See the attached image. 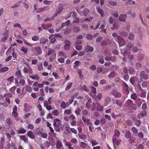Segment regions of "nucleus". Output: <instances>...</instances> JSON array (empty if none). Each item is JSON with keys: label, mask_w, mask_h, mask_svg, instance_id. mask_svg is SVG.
Here are the masks:
<instances>
[{"label": "nucleus", "mask_w": 149, "mask_h": 149, "mask_svg": "<svg viewBox=\"0 0 149 149\" xmlns=\"http://www.w3.org/2000/svg\"><path fill=\"white\" fill-rule=\"evenodd\" d=\"M109 3L110 5L113 6H115L117 5L116 2L114 1H109Z\"/></svg>", "instance_id": "57"}, {"label": "nucleus", "mask_w": 149, "mask_h": 149, "mask_svg": "<svg viewBox=\"0 0 149 149\" xmlns=\"http://www.w3.org/2000/svg\"><path fill=\"white\" fill-rule=\"evenodd\" d=\"M6 122L9 126H10L12 123L11 119L10 118H8L6 119Z\"/></svg>", "instance_id": "41"}, {"label": "nucleus", "mask_w": 149, "mask_h": 149, "mask_svg": "<svg viewBox=\"0 0 149 149\" xmlns=\"http://www.w3.org/2000/svg\"><path fill=\"white\" fill-rule=\"evenodd\" d=\"M65 45L64 46V49L65 50H69L71 47V42L69 41L68 40H65L64 41Z\"/></svg>", "instance_id": "6"}, {"label": "nucleus", "mask_w": 149, "mask_h": 149, "mask_svg": "<svg viewBox=\"0 0 149 149\" xmlns=\"http://www.w3.org/2000/svg\"><path fill=\"white\" fill-rule=\"evenodd\" d=\"M50 9V8L48 6H47L41 8H39L38 10L37 11L38 13H40L42 11H44L46 10H49Z\"/></svg>", "instance_id": "16"}, {"label": "nucleus", "mask_w": 149, "mask_h": 149, "mask_svg": "<svg viewBox=\"0 0 149 149\" xmlns=\"http://www.w3.org/2000/svg\"><path fill=\"white\" fill-rule=\"evenodd\" d=\"M134 38V35L132 33H130L129 34L128 36V38L129 39L132 40Z\"/></svg>", "instance_id": "64"}, {"label": "nucleus", "mask_w": 149, "mask_h": 149, "mask_svg": "<svg viewBox=\"0 0 149 149\" xmlns=\"http://www.w3.org/2000/svg\"><path fill=\"white\" fill-rule=\"evenodd\" d=\"M47 126L49 127L50 131L52 133H53L54 132V130L51 126V124H50L49 122H47Z\"/></svg>", "instance_id": "38"}, {"label": "nucleus", "mask_w": 149, "mask_h": 149, "mask_svg": "<svg viewBox=\"0 0 149 149\" xmlns=\"http://www.w3.org/2000/svg\"><path fill=\"white\" fill-rule=\"evenodd\" d=\"M100 125H104L106 122L105 118H102L100 120Z\"/></svg>", "instance_id": "42"}, {"label": "nucleus", "mask_w": 149, "mask_h": 149, "mask_svg": "<svg viewBox=\"0 0 149 149\" xmlns=\"http://www.w3.org/2000/svg\"><path fill=\"white\" fill-rule=\"evenodd\" d=\"M137 135L139 137L141 138H143L144 137V135L142 132H141L138 133Z\"/></svg>", "instance_id": "58"}, {"label": "nucleus", "mask_w": 149, "mask_h": 149, "mask_svg": "<svg viewBox=\"0 0 149 149\" xmlns=\"http://www.w3.org/2000/svg\"><path fill=\"white\" fill-rule=\"evenodd\" d=\"M8 31L7 30H6L4 31L3 35L4 36L1 39V42H4L7 40L8 37Z\"/></svg>", "instance_id": "10"}, {"label": "nucleus", "mask_w": 149, "mask_h": 149, "mask_svg": "<svg viewBox=\"0 0 149 149\" xmlns=\"http://www.w3.org/2000/svg\"><path fill=\"white\" fill-rule=\"evenodd\" d=\"M146 115V112L145 111H143L141 112L139 114L137 115V117L139 118H141L144 115Z\"/></svg>", "instance_id": "25"}, {"label": "nucleus", "mask_w": 149, "mask_h": 149, "mask_svg": "<svg viewBox=\"0 0 149 149\" xmlns=\"http://www.w3.org/2000/svg\"><path fill=\"white\" fill-rule=\"evenodd\" d=\"M20 139L21 140L23 141H24L25 143H26L28 141V139L24 135L21 136H20Z\"/></svg>", "instance_id": "37"}, {"label": "nucleus", "mask_w": 149, "mask_h": 149, "mask_svg": "<svg viewBox=\"0 0 149 149\" xmlns=\"http://www.w3.org/2000/svg\"><path fill=\"white\" fill-rule=\"evenodd\" d=\"M25 88L26 90V91L28 92H31L32 91V88L29 85L26 86L25 87H24L23 88V89Z\"/></svg>", "instance_id": "26"}, {"label": "nucleus", "mask_w": 149, "mask_h": 149, "mask_svg": "<svg viewBox=\"0 0 149 149\" xmlns=\"http://www.w3.org/2000/svg\"><path fill=\"white\" fill-rule=\"evenodd\" d=\"M89 12V10H88L87 8H85L83 10V14L84 16H86L88 14Z\"/></svg>", "instance_id": "35"}, {"label": "nucleus", "mask_w": 149, "mask_h": 149, "mask_svg": "<svg viewBox=\"0 0 149 149\" xmlns=\"http://www.w3.org/2000/svg\"><path fill=\"white\" fill-rule=\"evenodd\" d=\"M119 27V25L116 24H114L112 27H111V29L113 30H115V29H118Z\"/></svg>", "instance_id": "32"}, {"label": "nucleus", "mask_w": 149, "mask_h": 149, "mask_svg": "<svg viewBox=\"0 0 149 149\" xmlns=\"http://www.w3.org/2000/svg\"><path fill=\"white\" fill-rule=\"evenodd\" d=\"M82 119L83 121L85 123H88L89 122V120L88 119L86 120V117L84 116H82Z\"/></svg>", "instance_id": "55"}, {"label": "nucleus", "mask_w": 149, "mask_h": 149, "mask_svg": "<svg viewBox=\"0 0 149 149\" xmlns=\"http://www.w3.org/2000/svg\"><path fill=\"white\" fill-rule=\"evenodd\" d=\"M130 108L131 109L134 110H136L137 109V107L136 105L133 103L130 106Z\"/></svg>", "instance_id": "43"}, {"label": "nucleus", "mask_w": 149, "mask_h": 149, "mask_svg": "<svg viewBox=\"0 0 149 149\" xmlns=\"http://www.w3.org/2000/svg\"><path fill=\"white\" fill-rule=\"evenodd\" d=\"M16 89V87L15 86H13L10 88V91L12 93H15V90Z\"/></svg>", "instance_id": "63"}, {"label": "nucleus", "mask_w": 149, "mask_h": 149, "mask_svg": "<svg viewBox=\"0 0 149 149\" xmlns=\"http://www.w3.org/2000/svg\"><path fill=\"white\" fill-rule=\"evenodd\" d=\"M82 89L85 92H88L89 91L88 88L85 85H83L82 86Z\"/></svg>", "instance_id": "45"}, {"label": "nucleus", "mask_w": 149, "mask_h": 149, "mask_svg": "<svg viewBox=\"0 0 149 149\" xmlns=\"http://www.w3.org/2000/svg\"><path fill=\"white\" fill-rule=\"evenodd\" d=\"M111 94L116 98H119L121 96V94L115 90H113L111 91Z\"/></svg>", "instance_id": "7"}, {"label": "nucleus", "mask_w": 149, "mask_h": 149, "mask_svg": "<svg viewBox=\"0 0 149 149\" xmlns=\"http://www.w3.org/2000/svg\"><path fill=\"white\" fill-rule=\"evenodd\" d=\"M92 146H94L98 144V143L95 140H92L91 141Z\"/></svg>", "instance_id": "48"}, {"label": "nucleus", "mask_w": 149, "mask_h": 149, "mask_svg": "<svg viewBox=\"0 0 149 149\" xmlns=\"http://www.w3.org/2000/svg\"><path fill=\"white\" fill-rule=\"evenodd\" d=\"M62 109H65L66 108V103L65 101H62L60 105Z\"/></svg>", "instance_id": "39"}, {"label": "nucleus", "mask_w": 149, "mask_h": 149, "mask_svg": "<svg viewBox=\"0 0 149 149\" xmlns=\"http://www.w3.org/2000/svg\"><path fill=\"white\" fill-rule=\"evenodd\" d=\"M26 130L22 127L19 130H17V132L19 134H24L26 133Z\"/></svg>", "instance_id": "23"}, {"label": "nucleus", "mask_w": 149, "mask_h": 149, "mask_svg": "<svg viewBox=\"0 0 149 149\" xmlns=\"http://www.w3.org/2000/svg\"><path fill=\"white\" fill-rule=\"evenodd\" d=\"M137 79V78L135 76H133L131 77L130 79V81L131 83L132 84H134L135 81Z\"/></svg>", "instance_id": "28"}, {"label": "nucleus", "mask_w": 149, "mask_h": 149, "mask_svg": "<svg viewBox=\"0 0 149 149\" xmlns=\"http://www.w3.org/2000/svg\"><path fill=\"white\" fill-rule=\"evenodd\" d=\"M140 77L142 81L143 79L144 80L148 79V75L146 74L144 71H142L141 72L140 74Z\"/></svg>", "instance_id": "5"}, {"label": "nucleus", "mask_w": 149, "mask_h": 149, "mask_svg": "<svg viewBox=\"0 0 149 149\" xmlns=\"http://www.w3.org/2000/svg\"><path fill=\"white\" fill-rule=\"evenodd\" d=\"M28 136L32 139L34 138L35 136L33 132L31 131H29L27 133Z\"/></svg>", "instance_id": "18"}, {"label": "nucleus", "mask_w": 149, "mask_h": 149, "mask_svg": "<svg viewBox=\"0 0 149 149\" xmlns=\"http://www.w3.org/2000/svg\"><path fill=\"white\" fill-rule=\"evenodd\" d=\"M47 41V39H45V38L43 37L41 38L40 40V44H44Z\"/></svg>", "instance_id": "29"}, {"label": "nucleus", "mask_w": 149, "mask_h": 149, "mask_svg": "<svg viewBox=\"0 0 149 149\" xmlns=\"http://www.w3.org/2000/svg\"><path fill=\"white\" fill-rule=\"evenodd\" d=\"M131 97L134 100H136L137 97L136 94L135 93L132 94L131 96Z\"/></svg>", "instance_id": "62"}, {"label": "nucleus", "mask_w": 149, "mask_h": 149, "mask_svg": "<svg viewBox=\"0 0 149 149\" xmlns=\"http://www.w3.org/2000/svg\"><path fill=\"white\" fill-rule=\"evenodd\" d=\"M14 79V77L13 76H12L10 77L9 78L7 79L8 81L10 83H12Z\"/></svg>", "instance_id": "49"}, {"label": "nucleus", "mask_w": 149, "mask_h": 149, "mask_svg": "<svg viewBox=\"0 0 149 149\" xmlns=\"http://www.w3.org/2000/svg\"><path fill=\"white\" fill-rule=\"evenodd\" d=\"M51 143L49 141H46L44 145L46 148H48L50 146Z\"/></svg>", "instance_id": "44"}, {"label": "nucleus", "mask_w": 149, "mask_h": 149, "mask_svg": "<svg viewBox=\"0 0 149 149\" xmlns=\"http://www.w3.org/2000/svg\"><path fill=\"white\" fill-rule=\"evenodd\" d=\"M85 49L86 52H92L93 50V47H91L89 45H86L85 47Z\"/></svg>", "instance_id": "15"}, {"label": "nucleus", "mask_w": 149, "mask_h": 149, "mask_svg": "<svg viewBox=\"0 0 149 149\" xmlns=\"http://www.w3.org/2000/svg\"><path fill=\"white\" fill-rule=\"evenodd\" d=\"M87 146V144L83 142H81L80 144H79L80 147L83 149L85 148Z\"/></svg>", "instance_id": "33"}, {"label": "nucleus", "mask_w": 149, "mask_h": 149, "mask_svg": "<svg viewBox=\"0 0 149 149\" xmlns=\"http://www.w3.org/2000/svg\"><path fill=\"white\" fill-rule=\"evenodd\" d=\"M63 5V4L61 5L58 8V9L57 10V12L59 14H60L61 12L62 11L63 8V6H62Z\"/></svg>", "instance_id": "53"}, {"label": "nucleus", "mask_w": 149, "mask_h": 149, "mask_svg": "<svg viewBox=\"0 0 149 149\" xmlns=\"http://www.w3.org/2000/svg\"><path fill=\"white\" fill-rule=\"evenodd\" d=\"M64 141L65 142V145L68 146L69 149H74V148L72 147V144L70 142L66 141L65 140Z\"/></svg>", "instance_id": "24"}, {"label": "nucleus", "mask_w": 149, "mask_h": 149, "mask_svg": "<svg viewBox=\"0 0 149 149\" xmlns=\"http://www.w3.org/2000/svg\"><path fill=\"white\" fill-rule=\"evenodd\" d=\"M131 136V134L130 132L128 130H126L125 133V137L127 139H130V141H131V143H132V142H134V141L131 140L130 138Z\"/></svg>", "instance_id": "8"}, {"label": "nucleus", "mask_w": 149, "mask_h": 149, "mask_svg": "<svg viewBox=\"0 0 149 149\" xmlns=\"http://www.w3.org/2000/svg\"><path fill=\"white\" fill-rule=\"evenodd\" d=\"M52 113L53 114L56 116H58L59 114L58 111L57 109L55 110Z\"/></svg>", "instance_id": "56"}, {"label": "nucleus", "mask_w": 149, "mask_h": 149, "mask_svg": "<svg viewBox=\"0 0 149 149\" xmlns=\"http://www.w3.org/2000/svg\"><path fill=\"white\" fill-rule=\"evenodd\" d=\"M114 135L113 136V137H118L120 136V132L118 130L116 129H115L114 131Z\"/></svg>", "instance_id": "22"}, {"label": "nucleus", "mask_w": 149, "mask_h": 149, "mask_svg": "<svg viewBox=\"0 0 149 149\" xmlns=\"http://www.w3.org/2000/svg\"><path fill=\"white\" fill-rule=\"evenodd\" d=\"M115 72H111L108 75V77L109 78H112L115 76Z\"/></svg>", "instance_id": "36"}, {"label": "nucleus", "mask_w": 149, "mask_h": 149, "mask_svg": "<svg viewBox=\"0 0 149 149\" xmlns=\"http://www.w3.org/2000/svg\"><path fill=\"white\" fill-rule=\"evenodd\" d=\"M131 130L134 135L135 136L137 135L138 132V130L137 129L133 127L132 128Z\"/></svg>", "instance_id": "20"}, {"label": "nucleus", "mask_w": 149, "mask_h": 149, "mask_svg": "<svg viewBox=\"0 0 149 149\" xmlns=\"http://www.w3.org/2000/svg\"><path fill=\"white\" fill-rule=\"evenodd\" d=\"M24 110L26 112L29 111L31 109L32 107L27 103H25L24 105Z\"/></svg>", "instance_id": "13"}, {"label": "nucleus", "mask_w": 149, "mask_h": 149, "mask_svg": "<svg viewBox=\"0 0 149 149\" xmlns=\"http://www.w3.org/2000/svg\"><path fill=\"white\" fill-rule=\"evenodd\" d=\"M79 138L82 139H85L86 138V136L84 134H80L79 136Z\"/></svg>", "instance_id": "59"}, {"label": "nucleus", "mask_w": 149, "mask_h": 149, "mask_svg": "<svg viewBox=\"0 0 149 149\" xmlns=\"http://www.w3.org/2000/svg\"><path fill=\"white\" fill-rule=\"evenodd\" d=\"M43 3L46 4H51L52 3V1H48L47 0H44L43 1Z\"/></svg>", "instance_id": "60"}, {"label": "nucleus", "mask_w": 149, "mask_h": 149, "mask_svg": "<svg viewBox=\"0 0 149 149\" xmlns=\"http://www.w3.org/2000/svg\"><path fill=\"white\" fill-rule=\"evenodd\" d=\"M140 93V95L139 96H140L141 97H144L146 96V93L145 91L143 90V91H141L139 92Z\"/></svg>", "instance_id": "40"}, {"label": "nucleus", "mask_w": 149, "mask_h": 149, "mask_svg": "<svg viewBox=\"0 0 149 149\" xmlns=\"http://www.w3.org/2000/svg\"><path fill=\"white\" fill-rule=\"evenodd\" d=\"M96 9L98 12L100 14L101 17H103L104 15L103 11L101 8L100 7H96Z\"/></svg>", "instance_id": "21"}, {"label": "nucleus", "mask_w": 149, "mask_h": 149, "mask_svg": "<svg viewBox=\"0 0 149 149\" xmlns=\"http://www.w3.org/2000/svg\"><path fill=\"white\" fill-rule=\"evenodd\" d=\"M93 107L91 108V109L92 111H94L95 110L98 111H102L103 107L99 102H96L95 103L93 102Z\"/></svg>", "instance_id": "3"}, {"label": "nucleus", "mask_w": 149, "mask_h": 149, "mask_svg": "<svg viewBox=\"0 0 149 149\" xmlns=\"http://www.w3.org/2000/svg\"><path fill=\"white\" fill-rule=\"evenodd\" d=\"M19 83L22 86H24L25 84V81L24 79H22L20 80Z\"/></svg>", "instance_id": "54"}, {"label": "nucleus", "mask_w": 149, "mask_h": 149, "mask_svg": "<svg viewBox=\"0 0 149 149\" xmlns=\"http://www.w3.org/2000/svg\"><path fill=\"white\" fill-rule=\"evenodd\" d=\"M123 86L124 92L126 94H128L129 93V88L127 84L124 81L123 82Z\"/></svg>", "instance_id": "4"}, {"label": "nucleus", "mask_w": 149, "mask_h": 149, "mask_svg": "<svg viewBox=\"0 0 149 149\" xmlns=\"http://www.w3.org/2000/svg\"><path fill=\"white\" fill-rule=\"evenodd\" d=\"M44 106L48 110H50L52 109L51 105L47 102V100H45L44 102Z\"/></svg>", "instance_id": "12"}, {"label": "nucleus", "mask_w": 149, "mask_h": 149, "mask_svg": "<svg viewBox=\"0 0 149 149\" xmlns=\"http://www.w3.org/2000/svg\"><path fill=\"white\" fill-rule=\"evenodd\" d=\"M86 38L88 40H91L92 39L93 36L92 35L89 34L86 35Z\"/></svg>", "instance_id": "47"}, {"label": "nucleus", "mask_w": 149, "mask_h": 149, "mask_svg": "<svg viewBox=\"0 0 149 149\" xmlns=\"http://www.w3.org/2000/svg\"><path fill=\"white\" fill-rule=\"evenodd\" d=\"M81 111V109L79 108H78L75 111V113L77 116L80 115Z\"/></svg>", "instance_id": "50"}, {"label": "nucleus", "mask_w": 149, "mask_h": 149, "mask_svg": "<svg viewBox=\"0 0 149 149\" xmlns=\"http://www.w3.org/2000/svg\"><path fill=\"white\" fill-rule=\"evenodd\" d=\"M29 77L32 79H36L38 80L39 79V77L37 75H29Z\"/></svg>", "instance_id": "30"}, {"label": "nucleus", "mask_w": 149, "mask_h": 149, "mask_svg": "<svg viewBox=\"0 0 149 149\" xmlns=\"http://www.w3.org/2000/svg\"><path fill=\"white\" fill-rule=\"evenodd\" d=\"M102 97L101 93H98L95 98V100L97 101H99Z\"/></svg>", "instance_id": "31"}, {"label": "nucleus", "mask_w": 149, "mask_h": 149, "mask_svg": "<svg viewBox=\"0 0 149 149\" xmlns=\"http://www.w3.org/2000/svg\"><path fill=\"white\" fill-rule=\"evenodd\" d=\"M56 147L57 149H63V146L61 141L58 140L56 142Z\"/></svg>", "instance_id": "11"}, {"label": "nucleus", "mask_w": 149, "mask_h": 149, "mask_svg": "<svg viewBox=\"0 0 149 149\" xmlns=\"http://www.w3.org/2000/svg\"><path fill=\"white\" fill-rule=\"evenodd\" d=\"M82 113L83 116H86L88 114V112L87 110L85 109L82 110Z\"/></svg>", "instance_id": "51"}, {"label": "nucleus", "mask_w": 149, "mask_h": 149, "mask_svg": "<svg viewBox=\"0 0 149 149\" xmlns=\"http://www.w3.org/2000/svg\"><path fill=\"white\" fill-rule=\"evenodd\" d=\"M126 18V15L121 14L119 16L118 19L120 21L124 22L125 21V19Z\"/></svg>", "instance_id": "14"}, {"label": "nucleus", "mask_w": 149, "mask_h": 149, "mask_svg": "<svg viewBox=\"0 0 149 149\" xmlns=\"http://www.w3.org/2000/svg\"><path fill=\"white\" fill-rule=\"evenodd\" d=\"M141 123V122L139 120H137L135 121V124L138 127H139Z\"/></svg>", "instance_id": "61"}, {"label": "nucleus", "mask_w": 149, "mask_h": 149, "mask_svg": "<svg viewBox=\"0 0 149 149\" xmlns=\"http://www.w3.org/2000/svg\"><path fill=\"white\" fill-rule=\"evenodd\" d=\"M39 39V37L38 36H35L32 38V40L33 41H37Z\"/></svg>", "instance_id": "52"}, {"label": "nucleus", "mask_w": 149, "mask_h": 149, "mask_svg": "<svg viewBox=\"0 0 149 149\" xmlns=\"http://www.w3.org/2000/svg\"><path fill=\"white\" fill-rule=\"evenodd\" d=\"M20 50L25 54H27L28 51V49L24 47H21Z\"/></svg>", "instance_id": "34"}, {"label": "nucleus", "mask_w": 149, "mask_h": 149, "mask_svg": "<svg viewBox=\"0 0 149 149\" xmlns=\"http://www.w3.org/2000/svg\"><path fill=\"white\" fill-rule=\"evenodd\" d=\"M112 141L113 145L114 146H119L120 144V142L121 141V140L120 139H118L116 137H113Z\"/></svg>", "instance_id": "9"}, {"label": "nucleus", "mask_w": 149, "mask_h": 149, "mask_svg": "<svg viewBox=\"0 0 149 149\" xmlns=\"http://www.w3.org/2000/svg\"><path fill=\"white\" fill-rule=\"evenodd\" d=\"M35 49L37 52V54L38 55H40L42 53V51L40 47L39 46H37L35 48Z\"/></svg>", "instance_id": "19"}, {"label": "nucleus", "mask_w": 149, "mask_h": 149, "mask_svg": "<svg viewBox=\"0 0 149 149\" xmlns=\"http://www.w3.org/2000/svg\"><path fill=\"white\" fill-rule=\"evenodd\" d=\"M134 45L131 43L127 45V50L124 51L123 55L124 56H127V54H129L131 51H132L134 52H136L138 49L136 47H133Z\"/></svg>", "instance_id": "1"}, {"label": "nucleus", "mask_w": 149, "mask_h": 149, "mask_svg": "<svg viewBox=\"0 0 149 149\" xmlns=\"http://www.w3.org/2000/svg\"><path fill=\"white\" fill-rule=\"evenodd\" d=\"M61 121L58 118L54 119L53 125L55 130L57 132H59L60 130V126L61 125Z\"/></svg>", "instance_id": "2"}, {"label": "nucleus", "mask_w": 149, "mask_h": 149, "mask_svg": "<svg viewBox=\"0 0 149 149\" xmlns=\"http://www.w3.org/2000/svg\"><path fill=\"white\" fill-rule=\"evenodd\" d=\"M72 85V82H70L68 84V86L65 88L66 91L69 90L70 88H71Z\"/></svg>", "instance_id": "46"}, {"label": "nucleus", "mask_w": 149, "mask_h": 149, "mask_svg": "<svg viewBox=\"0 0 149 149\" xmlns=\"http://www.w3.org/2000/svg\"><path fill=\"white\" fill-rule=\"evenodd\" d=\"M9 70V68L8 67L5 66L2 67L0 69V73H4L8 71Z\"/></svg>", "instance_id": "17"}, {"label": "nucleus", "mask_w": 149, "mask_h": 149, "mask_svg": "<svg viewBox=\"0 0 149 149\" xmlns=\"http://www.w3.org/2000/svg\"><path fill=\"white\" fill-rule=\"evenodd\" d=\"M115 103L120 107H121L123 105L122 101L120 100H117L116 101Z\"/></svg>", "instance_id": "27"}]
</instances>
